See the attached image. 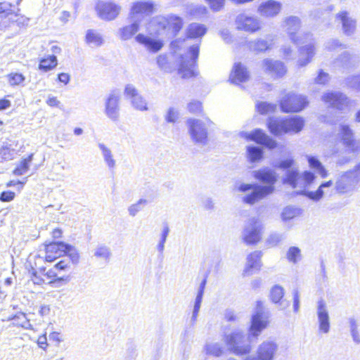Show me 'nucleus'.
Wrapping results in <instances>:
<instances>
[{
    "label": "nucleus",
    "mask_w": 360,
    "mask_h": 360,
    "mask_svg": "<svg viewBox=\"0 0 360 360\" xmlns=\"http://www.w3.org/2000/svg\"><path fill=\"white\" fill-rule=\"evenodd\" d=\"M283 27L287 33L290 41L295 45L302 46L299 51V58L297 65L299 68L304 67L309 63L315 55V45L313 34L310 32L300 33L301 20L297 16H289L284 19Z\"/></svg>",
    "instance_id": "1"
},
{
    "label": "nucleus",
    "mask_w": 360,
    "mask_h": 360,
    "mask_svg": "<svg viewBox=\"0 0 360 360\" xmlns=\"http://www.w3.org/2000/svg\"><path fill=\"white\" fill-rule=\"evenodd\" d=\"M253 176L258 181L267 185L260 186L256 184H240L238 185V191L240 192L246 193L251 191L250 193L243 198V201L250 205H253L273 193L274 184L277 181L276 173L269 168L254 171Z\"/></svg>",
    "instance_id": "2"
},
{
    "label": "nucleus",
    "mask_w": 360,
    "mask_h": 360,
    "mask_svg": "<svg viewBox=\"0 0 360 360\" xmlns=\"http://www.w3.org/2000/svg\"><path fill=\"white\" fill-rule=\"evenodd\" d=\"M315 178L314 174L311 172L304 171L302 173H299L297 169H292L286 172L283 182L292 188H300L297 193L304 195L314 201H319L326 192L325 189L332 186L333 181L330 180L322 183L316 191H305V188L312 184Z\"/></svg>",
    "instance_id": "3"
},
{
    "label": "nucleus",
    "mask_w": 360,
    "mask_h": 360,
    "mask_svg": "<svg viewBox=\"0 0 360 360\" xmlns=\"http://www.w3.org/2000/svg\"><path fill=\"white\" fill-rule=\"evenodd\" d=\"M22 0H0V22L4 28L16 27L25 29L30 19L20 13L19 5Z\"/></svg>",
    "instance_id": "4"
},
{
    "label": "nucleus",
    "mask_w": 360,
    "mask_h": 360,
    "mask_svg": "<svg viewBox=\"0 0 360 360\" xmlns=\"http://www.w3.org/2000/svg\"><path fill=\"white\" fill-rule=\"evenodd\" d=\"M44 255L43 260L46 263H53L56 259L65 256L70 257L72 264L79 262V255L77 252H72V245L63 241H46L43 244Z\"/></svg>",
    "instance_id": "5"
},
{
    "label": "nucleus",
    "mask_w": 360,
    "mask_h": 360,
    "mask_svg": "<svg viewBox=\"0 0 360 360\" xmlns=\"http://www.w3.org/2000/svg\"><path fill=\"white\" fill-rule=\"evenodd\" d=\"M29 280L34 285L44 288L48 285L53 286L56 284L68 283L70 280V276H56L53 269L47 270L46 266H41L39 269L32 267L29 270Z\"/></svg>",
    "instance_id": "6"
},
{
    "label": "nucleus",
    "mask_w": 360,
    "mask_h": 360,
    "mask_svg": "<svg viewBox=\"0 0 360 360\" xmlns=\"http://www.w3.org/2000/svg\"><path fill=\"white\" fill-rule=\"evenodd\" d=\"M304 127V120L298 116L289 118H270L268 127L271 134L279 135L283 133H298Z\"/></svg>",
    "instance_id": "7"
},
{
    "label": "nucleus",
    "mask_w": 360,
    "mask_h": 360,
    "mask_svg": "<svg viewBox=\"0 0 360 360\" xmlns=\"http://www.w3.org/2000/svg\"><path fill=\"white\" fill-rule=\"evenodd\" d=\"M250 339V335L246 337L241 330H236L226 334L223 340L231 352L236 355H243L248 354L251 350Z\"/></svg>",
    "instance_id": "8"
},
{
    "label": "nucleus",
    "mask_w": 360,
    "mask_h": 360,
    "mask_svg": "<svg viewBox=\"0 0 360 360\" xmlns=\"http://www.w3.org/2000/svg\"><path fill=\"white\" fill-rule=\"evenodd\" d=\"M213 124L208 118L205 120L191 118L186 121L191 140L196 144L205 145L208 141L207 129Z\"/></svg>",
    "instance_id": "9"
},
{
    "label": "nucleus",
    "mask_w": 360,
    "mask_h": 360,
    "mask_svg": "<svg viewBox=\"0 0 360 360\" xmlns=\"http://www.w3.org/2000/svg\"><path fill=\"white\" fill-rule=\"evenodd\" d=\"M200 43L190 46L188 53L181 57L178 68V74L183 79H189L198 75L196 60L199 55Z\"/></svg>",
    "instance_id": "10"
},
{
    "label": "nucleus",
    "mask_w": 360,
    "mask_h": 360,
    "mask_svg": "<svg viewBox=\"0 0 360 360\" xmlns=\"http://www.w3.org/2000/svg\"><path fill=\"white\" fill-rule=\"evenodd\" d=\"M269 314L264 310L263 302L257 301L255 310L252 315L249 333L251 338H257L269 324Z\"/></svg>",
    "instance_id": "11"
},
{
    "label": "nucleus",
    "mask_w": 360,
    "mask_h": 360,
    "mask_svg": "<svg viewBox=\"0 0 360 360\" xmlns=\"http://www.w3.org/2000/svg\"><path fill=\"white\" fill-rule=\"evenodd\" d=\"M309 103L307 96L293 92L286 93L280 101V107L283 112H298Z\"/></svg>",
    "instance_id": "12"
},
{
    "label": "nucleus",
    "mask_w": 360,
    "mask_h": 360,
    "mask_svg": "<svg viewBox=\"0 0 360 360\" xmlns=\"http://www.w3.org/2000/svg\"><path fill=\"white\" fill-rule=\"evenodd\" d=\"M338 136L349 153L360 152V141L355 139L354 130L349 124L342 123L339 125Z\"/></svg>",
    "instance_id": "13"
},
{
    "label": "nucleus",
    "mask_w": 360,
    "mask_h": 360,
    "mask_svg": "<svg viewBox=\"0 0 360 360\" xmlns=\"http://www.w3.org/2000/svg\"><path fill=\"white\" fill-rule=\"evenodd\" d=\"M184 25L183 19L176 15L159 16V30H162L169 37L176 36Z\"/></svg>",
    "instance_id": "14"
},
{
    "label": "nucleus",
    "mask_w": 360,
    "mask_h": 360,
    "mask_svg": "<svg viewBox=\"0 0 360 360\" xmlns=\"http://www.w3.org/2000/svg\"><path fill=\"white\" fill-rule=\"evenodd\" d=\"M357 183L349 170L340 172L335 179V189L340 195H352Z\"/></svg>",
    "instance_id": "15"
},
{
    "label": "nucleus",
    "mask_w": 360,
    "mask_h": 360,
    "mask_svg": "<svg viewBox=\"0 0 360 360\" xmlns=\"http://www.w3.org/2000/svg\"><path fill=\"white\" fill-rule=\"evenodd\" d=\"M262 225L261 222L255 219H250L244 228L243 232V238L244 241L249 245L258 243L262 237Z\"/></svg>",
    "instance_id": "16"
},
{
    "label": "nucleus",
    "mask_w": 360,
    "mask_h": 360,
    "mask_svg": "<svg viewBox=\"0 0 360 360\" xmlns=\"http://www.w3.org/2000/svg\"><path fill=\"white\" fill-rule=\"evenodd\" d=\"M321 100L330 107L338 110H344L350 104V100L345 94L336 91L324 93Z\"/></svg>",
    "instance_id": "17"
},
{
    "label": "nucleus",
    "mask_w": 360,
    "mask_h": 360,
    "mask_svg": "<svg viewBox=\"0 0 360 360\" xmlns=\"http://www.w3.org/2000/svg\"><path fill=\"white\" fill-rule=\"evenodd\" d=\"M146 34H139L136 37V40L139 44L143 45L149 51L155 53L158 51V40L155 38L157 34L156 25L155 23H148L146 27Z\"/></svg>",
    "instance_id": "18"
},
{
    "label": "nucleus",
    "mask_w": 360,
    "mask_h": 360,
    "mask_svg": "<svg viewBox=\"0 0 360 360\" xmlns=\"http://www.w3.org/2000/svg\"><path fill=\"white\" fill-rule=\"evenodd\" d=\"M120 10L121 7L112 1H98L96 5L97 15L106 21L115 19L119 15Z\"/></svg>",
    "instance_id": "19"
},
{
    "label": "nucleus",
    "mask_w": 360,
    "mask_h": 360,
    "mask_svg": "<svg viewBox=\"0 0 360 360\" xmlns=\"http://www.w3.org/2000/svg\"><path fill=\"white\" fill-rule=\"evenodd\" d=\"M236 26L238 30L254 33L261 30V22L255 16L240 13L236 16Z\"/></svg>",
    "instance_id": "20"
},
{
    "label": "nucleus",
    "mask_w": 360,
    "mask_h": 360,
    "mask_svg": "<svg viewBox=\"0 0 360 360\" xmlns=\"http://www.w3.org/2000/svg\"><path fill=\"white\" fill-rule=\"evenodd\" d=\"M316 313L319 332L323 334L328 333L330 329V316L326 303L323 299L317 301Z\"/></svg>",
    "instance_id": "21"
},
{
    "label": "nucleus",
    "mask_w": 360,
    "mask_h": 360,
    "mask_svg": "<svg viewBox=\"0 0 360 360\" xmlns=\"http://www.w3.org/2000/svg\"><path fill=\"white\" fill-rule=\"evenodd\" d=\"M240 136L249 141H254L262 144L269 149H274L277 146L275 140L264 134L261 129H255L252 132H241Z\"/></svg>",
    "instance_id": "22"
},
{
    "label": "nucleus",
    "mask_w": 360,
    "mask_h": 360,
    "mask_svg": "<svg viewBox=\"0 0 360 360\" xmlns=\"http://www.w3.org/2000/svg\"><path fill=\"white\" fill-rule=\"evenodd\" d=\"M277 349L278 346L274 342L264 341L257 348V358L248 356L245 360H273Z\"/></svg>",
    "instance_id": "23"
},
{
    "label": "nucleus",
    "mask_w": 360,
    "mask_h": 360,
    "mask_svg": "<svg viewBox=\"0 0 360 360\" xmlns=\"http://www.w3.org/2000/svg\"><path fill=\"white\" fill-rule=\"evenodd\" d=\"M335 20L342 25V29L345 34L352 36L354 34L356 22L347 11L339 12L335 16Z\"/></svg>",
    "instance_id": "24"
},
{
    "label": "nucleus",
    "mask_w": 360,
    "mask_h": 360,
    "mask_svg": "<svg viewBox=\"0 0 360 360\" xmlns=\"http://www.w3.org/2000/svg\"><path fill=\"white\" fill-rule=\"evenodd\" d=\"M281 8L282 4L281 2L268 0L259 4L257 12L262 17L274 18L280 13Z\"/></svg>",
    "instance_id": "25"
},
{
    "label": "nucleus",
    "mask_w": 360,
    "mask_h": 360,
    "mask_svg": "<svg viewBox=\"0 0 360 360\" xmlns=\"http://www.w3.org/2000/svg\"><path fill=\"white\" fill-rule=\"evenodd\" d=\"M276 36L268 34L265 39L258 38L248 43L250 49L257 52H264L271 49L274 45Z\"/></svg>",
    "instance_id": "26"
},
{
    "label": "nucleus",
    "mask_w": 360,
    "mask_h": 360,
    "mask_svg": "<svg viewBox=\"0 0 360 360\" xmlns=\"http://www.w3.org/2000/svg\"><path fill=\"white\" fill-rule=\"evenodd\" d=\"M264 71L271 75L281 77L286 72V68L283 63L266 58L262 61Z\"/></svg>",
    "instance_id": "27"
},
{
    "label": "nucleus",
    "mask_w": 360,
    "mask_h": 360,
    "mask_svg": "<svg viewBox=\"0 0 360 360\" xmlns=\"http://www.w3.org/2000/svg\"><path fill=\"white\" fill-rule=\"evenodd\" d=\"M249 79V72L247 68L240 63H236L230 74L229 79L235 84L246 82Z\"/></svg>",
    "instance_id": "28"
},
{
    "label": "nucleus",
    "mask_w": 360,
    "mask_h": 360,
    "mask_svg": "<svg viewBox=\"0 0 360 360\" xmlns=\"http://www.w3.org/2000/svg\"><path fill=\"white\" fill-rule=\"evenodd\" d=\"M262 252L255 251L247 257V263L244 269L245 275H250L255 271H258L261 267Z\"/></svg>",
    "instance_id": "29"
},
{
    "label": "nucleus",
    "mask_w": 360,
    "mask_h": 360,
    "mask_svg": "<svg viewBox=\"0 0 360 360\" xmlns=\"http://www.w3.org/2000/svg\"><path fill=\"white\" fill-rule=\"evenodd\" d=\"M207 31V27L200 23L192 22L186 30V37L188 39H202Z\"/></svg>",
    "instance_id": "30"
},
{
    "label": "nucleus",
    "mask_w": 360,
    "mask_h": 360,
    "mask_svg": "<svg viewBox=\"0 0 360 360\" xmlns=\"http://www.w3.org/2000/svg\"><path fill=\"white\" fill-rule=\"evenodd\" d=\"M202 352L207 356L220 357L224 354V349L220 342L210 340L207 341L204 345Z\"/></svg>",
    "instance_id": "31"
},
{
    "label": "nucleus",
    "mask_w": 360,
    "mask_h": 360,
    "mask_svg": "<svg viewBox=\"0 0 360 360\" xmlns=\"http://www.w3.org/2000/svg\"><path fill=\"white\" fill-rule=\"evenodd\" d=\"M119 97L115 95H110L105 103V113L112 120H116L118 117L119 110Z\"/></svg>",
    "instance_id": "32"
},
{
    "label": "nucleus",
    "mask_w": 360,
    "mask_h": 360,
    "mask_svg": "<svg viewBox=\"0 0 360 360\" xmlns=\"http://www.w3.org/2000/svg\"><path fill=\"white\" fill-rule=\"evenodd\" d=\"M154 11V4L148 1L135 2L131 9L133 15H150Z\"/></svg>",
    "instance_id": "33"
},
{
    "label": "nucleus",
    "mask_w": 360,
    "mask_h": 360,
    "mask_svg": "<svg viewBox=\"0 0 360 360\" xmlns=\"http://www.w3.org/2000/svg\"><path fill=\"white\" fill-rule=\"evenodd\" d=\"M284 295V289L280 285H274L270 292V298L274 303H280L281 309H283L288 307L289 303L287 301L282 300Z\"/></svg>",
    "instance_id": "34"
},
{
    "label": "nucleus",
    "mask_w": 360,
    "mask_h": 360,
    "mask_svg": "<svg viewBox=\"0 0 360 360\" xmlns=\"http://www.w3.org/2000/svg\"><path fill=\"white\" fill-rule=\"evenodd\" d=\"M58 65L56 56L51 55L41 58L39 61L38 68L44 72L51 71L56 68Z\"/></svg>",
    "instance_id": "35"
},
{
    "label": "nucleus",
    "mask_w": 360,
    "mask_h": 360,
    "mask_svg": "<svg viewBox=\"0 0 360 360\" xmlns=\"http://www.w3.org/2000/svg\"><path fill=\"white\" fill-rule=\"evenodd\" d=\"M71 261L70 260V257L66 259H62L56 262L51 269H53V272H55L56 276L62 273H67L70 271L72 269Z\"/></svg>",
    "instance_id": "36"
},
{
    "label": "nucleus",
    "mask_w": 360,
    "mask_h": 360,
    "mask_svg": "<svg viewBox=\"0 0 360 360\" xmlns=\"http://www.w3.org/2000/svg\"><path fill=\"white\" fill-rule=\"evenodd\" d=\"M139 25L137 22L123 27L120 30V36L122 40H127L132 37L139 30Z\"/></svg>",
    "instance_id": "37"
},
{
    "label": "nucleus",
    "mask_w": 360,
    "mask_h": 360,
    "mask_svg": "<svg viewBox=\"0 0 360 360\" xmlns=\"http://www.w3.org/2000/svg\"><path fill=\"white\" fill-rule=\"evenodd\" d=\"M307 160L310 167L316 169L317 173L322 178H326L328 176V171L325 169L321 162L317 158L313 156H307Z\"/></svg>",
    "instance_id": "38"
},
{
    "label": "nucleus",
    "mask_w": 360,
    "mask_h": 360,
    "mask_svg": "<svg viewBox=\"0 0 360 360\" xmlns=\"http://www.w3.org/2000/svg\"><path fill=\"white\" fill-rule=\"evenodd\" d=\"M356 61V57L345 51L341 54L340 58L337 60V65L342 66L343 68H349L354 65Z\"/></svg>",
    "instance_id": "39"
},
{
    "label": "nucleus",
    "mask_w": 360,
    "mask_h": 360,
    "mask_svg": "<svg viewBox=\"0 0 360 360\" xmlns=\"http://www.w3.org/2000/svg\"><path fill=\"white\" fill-rule=\"evenodd\" d=\"M85 41L89 44L99 46L103 44V39L96 31L89 30L85 36Z\"/></svg>",
    "instance_id": "40"
},
{
    "label": "nucleus",
    "mask_w": 360,
    "mask_h": 360,
    "mask_svg": "<svg viewBox=\"0 0 360 360\" xmlns=\"http://www.w3.org/2000/svg\"><path fill=\"white\" fill-rule=\"evenodd\" d=\"M285 257L289 262L295 264L302 259L301 250L298 247L291 246L287 250Z\"/></svg>",
    "instance_id": "41"
},
{
    "label": "nucleus",
    "mask_w": 360,
    "mask_h": 360,
    "mask_svg": "<svg viewBox=\"0 0 360 360\" xmlns=\"http://www.w3.org/2000/svg\"><path fill=\"white\" fill-rule=\"evenodd\" d=\"M349 327L351 333V335L354 342L356 344L360 343V335L359 332V321L354 317H351L348 319Z\"/></svg>",
    "instance_id": "42"
},
{
    "label": "nucleus",
    "mask_w": 360,
    "mask_h": 360,
    "mask_svg": "<svg viewBox=\"0 0 360 360\" xmlns=\"http://www.w3.org/2000/svg\"><path fill=\"white\" fill-rule=\"evenodd\" d=\"M9 320L12 321L13 326L25 328L29 326V320L24 313L18 312Z\"/></svg>",
    "instance_id": "43"
},
{
    "label": "nucleus",
    "mask_w": 360,
    "mask_h": 360,
    "mask_svg": "<svg viewBox=\"0 0 360 360\" xmlns=\"http://www.w3.org/2000/svg\"><path fill=\"white\" fill-rule=\"evenodd\" d=\"M33 154L29 155L27 158L22 159L13 170L15 175H22L25 174L30 167V163L32 160Z\"/></svg>",
    "instance_id": "44"
},
{
    "label": "nucleus",
    "mask_w": 360,
    "mask_h": 360,
    "mask_svg": "<svg viewBox=\"0 0 360 360\" xmlns=\"http://www.w3.org/2000/svg\"><path fill=\"white\" fill-rule=\"evenodd\" d=\"M300 214V210L294 207H286L281 213L282 220L284 221H290Z\"/></svg>",
    "instance_id": "45"
},
{
    "label": "nucleus",
    "mask_w": 360,
    "mask_h": 360,
    "mask_svg": "<svg viewBox=\"0 0 360 360\" xmlns=\"http://www.w3.org/2000/svg\"><path fill=\"white\" fill-rule=\"evenodd\" d=\"M248 158L252 162L259 160L262 158L263 151L257 146H248L247 148Z\"/></svg>",
    "instance_id": "46"
},
{
    "label": "nucleus",
    "mask_w": 360,
    "mask_h": 360,
    "mask_svg": "<svg viewBox=\"0 0 360 360\" xmlns=\"http://www.w3.org/2000/svg\"><path fill=\"white\" fill-rule=\"evenodd\" d=\"M161 240L159 241V251L162 252L165 248V243L167 240V237L170 231L169 223L164 221L161 224Z\"/></svg>",
    "instance_id": "47"
},
{
    "label": "nucleus",
    "mask_w": 360,
    "mask_h": 360,
    "mask_svg": "<svg viewBox=\"0 0 360 360\" xmlns=\"http://www.w3.org/2000/svg\"><path fill=\"white\" fill-rule=\"evenodd\" d=\"M7 79L11 86H18L23 83L25 78V76L18 72H11L7 75Z\"/></svg>",
    "instance_id": "48"
},
{
    "label": "nucleus",
    "mask_w": 360,
    "mask_h": 360,
    "mask_svg": "<svg viewBox=\"0 0 360 360\" xmlns=\"http://www.w3.org/2000/svg\"><path fill=\"white\" fill-rule=\"evenodd\" d=\"M293 164L294 159L292 158H288L286 159L281 160L279 161H274L272 163V166L275 168L286 169L292 167Z\"/></svg>",
    "instance_id": "49"
},
{
    "label": "nucleus",
    "mask_w": 360,
    "mask_h": 360,
    "mask_svg": "<svg viewBox=\"0 0 360 360\" xmlns=\"http://www.w3.org/2000/svg\"><path fill=\"white\" fill-rule=\"evenodd\" d=\"M100 148L102 150L105 161L108 167L111 168L114 167L115 165V161L113 159L110 150L103 145L100 146Z\"/></svg>",
    "instance_id": "50"
},
{
    "label": "nucleus",
    "mask_w": 360,
    "mask_h": 360,
    "mask_svg": "<svg viewBox=\"0 0 360 360\" xmlns=\"http://www.w3.org/2000/svg\"><path fill=\"white\" fill-rule=\"evenodd\" d=\"M202 296L203 295L197 294V296L195 297L193 314H192V316H191V321L193 324L195 322L197 317L198 316V312L200 311L202 300Z\"/></svg>",
    "instance_id": "51"
},
{
    "label": "nucleus",
    "mask_w": 360,
    "mask_h": 360,
    "mask_svg": "<svg viewBox=\"0 0 360 360\" xmlns=\"http://www.w3.org/2000/svg\"><path fill=\"white\" fill-rule=\"evenodd\" d=\"M280 52L283 58L285 60H292L294 58V51L290 44H283L280 49Z\"/></svg>",
    "instance_id": "52"
},
{
    "label": "nucleus",
    "mask_w": 360,
    "mask_h": 360,
    "mask_svg": "<svg viewBox=\"0 0 360 360\" xmlns=\"http://www.w3.org/2000/svg\"><path fill=\"white\" fill-rule=\"evenodd\" d=\"M257 109L261 114H266L269 112H274L276 109V105L266 102H262L257 105Z\"/></svg>",
    "instance_id": "53"
},
{
    "label": "nucleus",
    "mask_w": 360,
    "mask_h": 360,
    "mask_svg": "<svg viewBox=\"0 0 360 360\" xmlns=\"http://www.w3.org/2000/svg\"><path fill=\"white\" fill-rule=\"evenodd\" d=\"M187 108L191 113L198 114L202 111V106L200 101H193L188 104Z\"/></svg>",
    "instance_id": "54"
},
{
    "label": "nucleus",
    "mask_w": 360,
    "mask_h": 360,
    "mask_svg": "<svg viewBox=\"0 0 360 360\" xmlns=\"http://www.w3.org/2000/svg\"><path fill=\"white\" fill-rule=\"evenodd\" d=\"M213 11H219L224 6L225 0H205Z\"/></svg>",
    "instance_id": "55"
},
{
    "label": "nucleus",
    "mask_w": 360,
    "mask_h": 360,
    "mask_svg": "<svg viewBox=\"0 0 360 360\" xmlns=\"http://www.w3.org/2000/svg\"><path fill=\"white\" fill-rule=\"evenodd\" d=\"M131 103L134 108H136L138 110H147V104L141 96L139 97H136L135 99L132 100Z\"/></svg>",
    "instance_id": "56"
},
{
    "label": "nucleus",
    "mask_w": 360,
    "mask_h": 360,
    "mask_svg": "<svg viewBox=\"0 0 360 360\" xmlns=\"http://www.w3.org/2000/svg\"><path fill=\"white\" fill-rule=\"evenodd\" d=\"M343 46V44L340 43L338 39H331L325 44V49L329 51H334L339 47Z\"/></svg>",
    "instance_id": "57"
},
{
    "label": "nucleus",
    "mask_w": 360,
    "mask_h": 360,
    "mask_svg": "<svg viewBox=\"0 0 360 360\" xmlns=\"http://www.w3.org/2000/svg\"><path fill=\"white\" fill-rule=\"evenodd\" d=\"M124 94L127 97L129 98L131 101L135 99L136 97L140 96L137 90L131 85H127L124 89Z\"/></svg>",
    "instance_id": "58"
},
{
    "label": "nucleus",
    "mask_w": 360,
    "mask_h": 360,
    "mask_svg": "<svg viewBox=\"0 0 360 360\" xmlns=\"http://www.w3.org/2000/svg\"><path fill=\"white\" fill-rule=\"evenodd\" d=\"M347 84L352 88L360 91V76H353L347 79Z\"/></svg>",
    "instance_id": "59"
},
{
    "label": "nucleus",
    "mask_w": 360,
    "mask_h": 360,
    "mask_svg": "<svg viewBox=\"0 0 360 360\" xmlns=\"http://www.w3.org/2000/svg\"><path fill=\"white\" fill-rule=\"evenodd\" d=\"M15 193L11 191H4L0 193V201L8 202L14 200Z\"/></svg>",
    "instance_id": "60"
},
{
    "label": "nucleus",
    "mask_w": 360,
    "mask_h": 360,
    "mask_svg": "<svg viewBox=\"0 0 360 360\" xmlns=\"http://www.w3.org/2000/svg\"><path fill=\"white\" fill-rule=\"evenodd\" d=\"M329 79V75L323 70H320L318 76L315 78V82L319 84H326Z\"/></svg>",
    "instance_id": "61"
},
{
    "label": "nucleus",
    "mask_w": 360,
    "mask_h": 360,
    "mask_svg": "<svg viewBox=\"0 0 360 360\" xmlns=\"http://www.w3.org/2000/svg\"><path fill=\"white\" fill-rule=\"evenodd\" d=\"M292 296H293V311L295 313H297L300 310V292L297 289H294L292 291Z\"/></svg>",
    "instance_id": "62"
},
{
    "label": "nucleus",
    "mask_w": 360,
    "mask_h": 360,
    "mask_svg": "<svg viewBox=\"0 0 360 360\" xmlns=\"http://www.w3.org/2000/svg\"><path fill=\"white\" fill-rule=\"evenodd\" d=\"M353 178L357 183H360V161L357 162L351 169H349Z\"/></svg>",
    "instance_id": "63"
},
{
    "label": "nucleus",
    "mask_w": 360,
    "mask_h": 360,
    "mask_svg": "<svg viewBox=\"0 0 360 360\" xmlns=\"http://www.w3.org/2000/svg\"><path fill=\"white\" fill-rule=\"evenodd\" d=\"M283 239L281 234L274 233L269 236L267 239V243L271 246H275L278 245Z\"/></svg>",
    "instance_id": "64"
}]
</instances>
